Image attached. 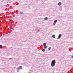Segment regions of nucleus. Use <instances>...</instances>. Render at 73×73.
<instances>
[{"label":"nucleus","mask_w":73,"mask_h":73,"mask_svg":"<svg viewBox=\"0 0 73 73\" xmlns=\"http://www.w3.org/2000/svg\"><path fill=\"white\" fill-rule=\"evenodd\" d=\"M56 64V60H54L52 61L51 63V66L52 67H53V66H54Z\"/></svg>","instance_id":"obj_1"},{"label":"nucleus","mask_w":73,"mask_h":73,"mask_svg":"<svg viewBox=\"0 0 73 73\" xmlns=\"http://www.w3.org/2000/svg\"><path fill=\"white\" fill-rule=\"evenodd\" d=\"M22 66H20L19 67H18V68H17V72H19V71L20 70V69H22Z\"/></svg>","instance_id":"obj_2"},{"label":"nucleus","mask_w":73,"mask_h":73,"mask_svg":"<svg viewBox=\"0 0 73 73\" xmlns=\"http://www.w3.org/2000/svg\"><path fill=\"white\" fill-rule=\"evenodd\" d=\"M61 36H62V35L61 34H60L58 36V37L57 38V39H59V38H60L61 37Z\"/></svg>","instance_id":"obj_3"},{"label":"nucleus","mask_w":73,"mask_h":73,"mask_svg":"<svg viewBox=\"0 0 73 73\" xmlns=\"http://www.w3.org/2000/svg\"><path fill=\"white\" fill-rule=\"evenodd\" d=\"M58 5L60 6V5H61V3L59 2L58 4Z\"/></svg>","instance_id":"obj_4"},{"label":"nucleus","mask_w":73,"mask_h":73,"mask_svg":"<svg viewBox=\"0 0 73 73\" xmlns=\"http://www.w3.org/2000/svg\"><path fill=\"white\" fill-rule=\"evenodd\" d=\"M44 49H46V48H47V46H46V45L44 46Z\"/></svg>","instance_id":"obj_5"},{"label":"nucleus","mask_w":73,"mask_h":73,"mask_svg":"<svg viewBox=\"0 0 73 73\" xmlns=\"http://www.w3.org/2000/svg\"><path fill=\"white\" fill-rule=\"evenodd\" d=\"M52 38H54L55 37H56V36H55V35H53L52 36Z\"/></svg>","instance_id":"obj_6"},{"label":"nucleus","mask_w":73,"mask_h":73,"mask_svg":"<svg viewBox=\"0 0 73 73\" xmlns=\"http://www.w3.org/2000/svg\"><path fill=\"white\" fill-rule=\"evenodd\" d=\"M57 20H55V21H54V23H57Z\"/></svg>","instance_id":"obj_7"},{"label":"nucleus","mask_w":73,"mask_h":73,"mask_svg":"<svg viewBox=\"0 0 73 73\" xmlns=\"http://www.w3.org/2000/svg\"><path fill=\"white\" fill-rule=\"evenodd\" d=\"M3 46L2 45H0V48L1 49H2L3 48Z\"/></svg>","instance_id":"obj_8"},{"label":"nucleus","mask_w":73,"mask_h":73,"mask_svg":"<svg viewBox=\"0 0 73 73\" xmlns=\"http://www.w3.org/2000/svg\"><path fill=\"white\" fill-rule=\"evenodd\" d=\"M48 20V18L47 17H45L44 18V20Z\"/></svg>","instance_id":"obj_9"},{"label":"nucleus","mask_w":73,"mask_h":73,"mask_svg":"<svg viewBox=\"0 0 73 73\" xmlns=\"http://www.w3.org/2000/svg\"><path fill=\"white\" fill-rule=\"evenodd\" d=\"M42 51H43V52H45V50L44 49H43L42 50Z\"/></svg>","instance_id":"obj_10"},{"label":"nucleus","mask_w":73,"mask_h":73,"mask_svg":"<svg viewBox=\"0 0 73 73\" xmlns=\"http://www.w3.org/2000/svg\"><path fill=\"white\" fill-rule=\"evenodd\" d=\"M43 45H44V46H45V45H46V43H44L43 44Z\"/></svg>","instance_id":"obj_11"},{"label":"nucleus","mask_w":73,"mask_h":73,"mask_svg":"<svg viewBox=\"0 0 73 73\" xmlns=\"http://www.w3.org/2000/svg\"><path fill=\"white\" fill-rule=\"evenodd\" d=\"M48 49L49 50H50V49H51V47H50L49 48H48Z\"/></svg>","instance_id":"obj_12"},{"label":"nucleus","mask_w":73,"mask_h":73,"mask_svg":"<svg viewBox=\"0 0 73 73\" xmlns=\"http://www.w3.org/2000/svg\"><path fill=\"white\" fill-rule=\"evenodd\" d=\"M53 25L54 26L55 25H56V23H54L53 24Z\"/></svg>","instance_id":"obj_13"},{"label":"nucleus","mask_w":73,"mask_h":73,"mask_svg":"<svg viewBox=\"0 0 73 73\" xmlns=\"http://www.w3.org/2000/svg\"><path fill=\"white\" fill-rule=\"evenodd\" d=\"M69 51L70 52H72V50L70 49V50H69Z\"/></svg>","instance_id":"obj_14"},{"label":"nucleus","mask_w":73,"mask_h":73,"mask_svg":"<svg viewBox=\"0 0 73 73\" xmlns=\"http://www.w3.org/2000/svg\"><path fill=\"white\" fill-rule=\"evenodd\" d=\"M23 12H21V14H23Z\"/></svg>","instance_id":"obj_15"},{"label":"nucleus","mask_w":73,"mask_h":73,"mask_svg":"<svg viewBox=\"0 0 73 73\" xmlns=\"http://www.w3.org/2000/svg\"><path fill=\"white\" fill-rule=\"evenodd\" d=\"M11 59H12V58H9V59L10 60H11Z\"/></svg>","instance_id":"obj_16"},{"label":"nucleus","mask_w":73,"mask_h":73,"mask_svg":"<svg viewBox=\"0 0 73 73\" xmlns=\"http://www.w3.org/2000/svg\"><path fill=\"white\" fill-rule=\"evenodd\" d=\"M72 58H73V56H72Z\"/></svg>","instance_id":"obj_17"},{"label":"nucleus","mask_w":73,"mask_h":73,"mask_svg":"<svg viewBox=\"0 0 73 73\" xmlns=\"http://www.w3.org/2000/svg\"><path fill=\"white\" fill-rule=\"evenodd\" d=\"M11 48H12L11 47L10 48L11 49Z\"/></svg>","instance_id":"obj_18"}]
</instances>
